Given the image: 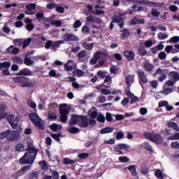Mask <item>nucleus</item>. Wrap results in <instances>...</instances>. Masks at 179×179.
<instances>
[{
	"label": "nucleus",
	"instance_id": "aec40b11",
	"mask_svg": "<svg viewBox=\"0 0 179 179\" xmlns=\"http://www.w3.org/2000/svg\"><path fill=\"white\" fill-rule=\"evenodd\" d=\"M144 148L150 153H153V147L150 145V142L145 141L143 143Z\"/></svg>",
	"mask_w": 179,
	"mask_h": 179
},
{
	"label": "nucleus",
	"instance_id": "3c124183",
	"mask_svg": "<svg viewBox=\"0 0 179 179\" xmlns=\"http://www.w3.org/2000/svg\"><path fill=\"white\" fill-rule=\"evenodd\" d=\"M151 15L155 17H158L160 15V12L156 8H152L151 11Z\"/></svg>",
	"mask_w": 179,
	"mask_h": 179
},
{
	"label": "nucleus",
	"instance_id": "e2e57ef3",
	"mask_svg": "<svg viewBox=\"0 0 179 179\" xmlns=\"http://www.w3.org/2000/svg\"><path fill=\"white\" fill-rule=\"evenodd\" d=\"M89 31H90V29L89 28V27L85 25L82 27V32L83 33V34H87Z\"/></svg>",
	"mask_w": 179,
	"mask_h": 179
},
{
	"label": "nucleus",
	"instance_id": "ea45409f",
	"mask_svg": "<svg viewBox=\"0 0 179 179\" xmlns=\"http://www.w3.org/2000/svg\"><path fill=\"white\" fill-rule=\"evenodd\" d=\"M117 148L121 149L122 150H127V149H129V145L125 143H119L117 145Z\"/></svg>",
	"mask_w": 179,
	"mask_h": 179
},
{
	"label": "nucleus",
	"instance_id": "de8ad7c7",
	"mask_svg": "<svg viewBox=\"0 0 179 179\" xmlns=\"http://www.w3.org/2000/svg\"><path fill=\"white\" fill-rule=\"evenodd\" d=\"M49 76H50L51 78H58V76H59V74H57L55 70L52 69L49 71Z\"/></svg>",
	"mask_w": 179,
	"mask_h": 179
},
{
	"label": "nucleus",
	"instance_id": "4c0bfd02",
	"mask_svg": "<svg viewBox=\"0 0 179 179\" xmlns=\"http://www.w3.org/2000/svg\"><path fill=\"white\" fill-rule=\"evenodd\" d=\"M83 47L85 50H91L92 48H94V43H85L83 44Z\"/></svg>",
	"mask_w": 179,
	"mask_h": 179
},
{
	"label": "nucleus",
	"instance_id": "bb28decb",
	"mask_svg": "<svg viewBox=\"0 0 179 179\" xmlns=\"http://www.w3.org/2000/svg\"><path fill=\"white\" fill-rule=\"evenodd\" d=\"M3 68L9 69V68H10V62H0V71H1Z\"/></svg>",
	"mask_w": 179,
	"mask_h": 179
},
{
	"label": "nucleus",
	"instance_id": "864d4df0",
	"mask_svg": "<svg viewBox=\"0 0 179 179\" xmlns=\"http://www.w3.org/2000/svg\"><path fill=\"white\" fill-rule=\"evenodd\" d=\"M39 164L42 166L43 170L48 169V166H47V162H45V160L41 161Z\"/></svg>",
	"mask_w": 179,
	"mask_h": 179
},
{
	"label": "nucleus",
	"instance_id": "052dcab7",
	"mask_svg": "<svg viewBox=\"0 0 179 179\" xmlns=\"http://www.w3.org/2000/svg\"><path fill=\"white\" fill-rule=\"evenodd\" d=\"M82 26V22L79 20H76L73 24V28L74 29H79Z\"/></svg>",
	"mask_w": 179,
	"mask_h": 179
},
{
	"label": "nucleus",
	"instance_id": "dca6fc26",
	"mask_svg": "<svg viewBox=\"0 0 179 179\" xmlns=\"http://www.w3.org/2000/svg\"><path fill=\"white\" fill-rule=\"evenodd\" d=\"M138 5H141L143 3V5H146V6H150L151 8H157L158 5L157 3L152 1H145V0H141L137 1Z\"/></svg>",
	"mask_w": 179,
	"mask_h": 179
},
{
	"label": "nucleus",
	"instance_id": "5fc2aeb1",
	"mask_svg": "<svg viewBox=\"0 0 179 179\" xmlns=\"http://www.w3.org/2000/svg\"><path fill=\"white\" fill-rule=\"evenodd\" d=\"M119 161L120 162V163H128V162H129V158L126 156L120 157Z\"/></svg>",
	"mask_w": 179,
	"mask_h": 179
},
{
	"label": "nucleus",
	"instance_id": "13d9d810",
	"mask_svg": "<svg viewBox=\"0 0 179 179\" xmlns=\"http://www.w3.org/2000/svg\"><path fill=\"white\" fill-rule=\"evenodd\" d=\"M158 58L162 60L166 59V58H167V55L165 52H160L158 55Z\"/></svg>",
	"mask_w": 179,
	"mask_h": 179
},
{
	"label": "nucleus",
	"instance_id": "0eeeda50",
	"mask_svg": "<svg viewBox=\"0 0 179 179\" xmlns=\"http://www.w3.org/2000/svg\"><path fill=\"white\" fill-rule=\"evenodd\" d=\"M138 76L139 85H141L143 89H145L144 85L148 82V77H146V73L141 69L138 70Z\"/></svg>",
	"mask_w": 179,
	"mask_h": 179
},
{
	"label": "nucleus",
	"instance_id": "393cba45",
	"mask_svg": "<svg viewBox=\"0 0 179 179\" xmlns=\"http://www.w3.org/2000/svg\"><path fill=\"white\" fill-rule=\"evenodd\" d=\"M167 126L169 128H172V129H174V131H177V132H179V127L177 123L174 122H171L167 124Z\"/></svg>",
	"mask_w": 179,
	"mask_h": 179
},
{
	"label": "nucleus",
	"instance_id": "a19ab883",
	"mask_svg": "<svg viewBox=\"0 0 179 179\" xmlns=\"http://www.w3.org/2000/svg\"><path fill=\"white\" fill-rule=\"evenodd\" d=\"M96 19H97V17L92 16V15H90L86 17V20H87V23H94L96 22Z\"/></svg>",
	"mask_w": 179,
	"mask_h": 179
},
{
	"label": "nucleus",
	"instance_id": "bf43d9fd",
	"mask_svg": "<svg viewBox=\"0 0 179 179\" xmlns=\"http://www.w3.org/2000/svg\"><path fill=\"white\" fill-rule=\"evenodd\" d=\"M56 12H57V13H64V12H65V8L61 6H56Z\"/></svg>",
	"mask_w": 179,
	"mask_h": 179
},
{
	"label": "nucleus",
	"instance_id": "39448f33",
	"mask_svg": "<svg viewBox=\"0 0 179 179\" xmlns=\"http://www.w3.org/2000/svg\"><path fill=\"white\" fill-rule=\"evenodd\" d=\"M61 44H64L63 40L56 41L49 40L45 43V48L46 50H50V48H51V50H54L56 48H59L61 47Z\"/></svg>",
	"mask_w": 179,
	"mask_h": 179
},
{
	"label": "nucleus",
	"instance_id": "2eb2a0df",
	"mask_svg": "<svg viewBox=\"0 0 179 179\" xmlns=\"http://www.w3.org/2000/svg\"><path fill=\"white\" fill-rule=\"evenodd\" d=\"M138 54L141 55V57H145L146 54H148V50L145 48V45L143 43H140L139 46L138 48Z\"/></svg>",
	"mask_w": 179,
	"mask_h": 179
},
{
	"label": "nucleus",
	"instance_id": "c9c22d12",
	"mask_svg": "<svg viewBox=\"0 0 179 179\" xmlns=\"http://www.w3.org/2000/svg\"><path fill=\"white\" fill-rule=\"evenodd\" d=\"M16 152H24V145L20 143L15 145Z\"/></svg>",
	"mask_w": 179,
	"mask_h": 179
},
{
	"label": "nucleus",
	"instance_id": "b1692460",
	"mask_svg": "<svg viewBox=\"0 0 179 179\" xmlns=\"http://www.w3.org/2000/svg\"><path fill=\"white\" fill-rule=\"evenodd\" d=\"M169 76L173 78L174 82H178L179 80V73L177 71H171L169 74Z\"/></svg>",
	"mask_w": 179,
	"mask_h": 179
},
{
	"label": "nucleus",
	"instance_id": "4be33fe9",
	"mask_svg": "<svg viewBox=\"0 0 179 179\" xmlns=\"http://www.w3.org/2000/svg\"><path fill=\"white\" fill-rule=\"evenodd\" d=\"M95 55L97 56L98 59H106L108 57V54L103 52H95Z\"/></svg>",
	"mask_w": 179,
	"mask_h": 179
},
{
	"label": "nucleus",
	"instance_id": "09e8293b",
	"mask_svg": "<svg viewBox=\"0 0 179 179\" xmlns=\"http://www.w3.org/2000/svg\"><path fill=\"white\" fill-rule=\"evenodd\" d=\"M29 179H38V172H36V171L32 172L29 175Z\"/></svg>",
	"mask_w": 179,
	"mask_h": 179
},
{
	"label": "nucleus",
	"instance_id": "a18cd8bd",
	"mask_svg": "<svg viewBox=\"0 0 179 179\" xmlns=\"http://www.w3.org/2000/svg\"><path fill=\"white\" fill-rule=\"evenodd\" d=\"M48 118L51 121H55V120H57V118H58V116L57 115L56 113H51L48 114Z\"/></svg>",
	"mask_w": 179,
	"mask_h": 179
},
{
	"label": "nucleus",
	"instance_id": "49530a36",
	"mask_svg": "<svg viewBox=\"0 0 179 179\" xmlns=\"http://www.w3.org/2000/svg\"><path fill=\"white\" fill-rule=\"evenodd\" d=\"M97 61H99V58L94 53V57L90 59V64H91V65H96V64H97Z\"/></svg>",
	"mask_w": 179,
	"mask_h": 179
},
{
	"label": "nucleus",
	"instance_id": "7ed1b4c3",
	"mask_svg": "<svg viewBox=\"0 0 179 179\" xmlns=\"http://www.w3.org/2000/svg\"><path fill=\"white\" fill-rule=\"evenodd\" d=\"M15 83H19L21 87H34V84L30 83V78L26 76H17L13 78Z\"/></svg>",
	"mask_w": 179,
	"mask_h": 179
},
{
	"label": "nucleus",
	"instance_id": "603ef678",
	"mask_svg": "<svg viewBox=\"0 0 179 179\" xmlns=\"http://www.w3.org/2000/svg\"><path fill=\"white\" fill-rule=\"evenodd\" d=\"M155 174L157 178L163 179V172H162V170L157 169Z\"/></svg>",
	"mask_w": 179,
	"mask_h": 179
},
{
	"label": "nucleus",
	"instance_id": "2f4dec72",
	"mask_svg": "<svg viewBox=\"0 0 179 179\" xmlns=\"http://www.w3.org/2000/svg\"><path fill=\"white\" fill-rule=\"evenodd\" d=\"M107 73H108L106 71H98L96 75L101 79H105V78L107 76Z\"/></svg>",
	"mask_w": 179,
	"mask_h": 179
},
{
	"label": "nucleus",
	"instance_id": "7c9ffc66",
	"mask_svg": "<svg viewBox=\"0 0 179 179\" xmlns=\"http://www.w3.org/2000/svg\"><path fill=\"white\" fill-rule=\"evenodd\" d=\"M76 160L71 159L68 157H66L62 160V164H66V165L73 164V163H76Z\"/></svg>",
	"mask_w": 179,
	"mask_h": 179
},
{
	"label": "nucleus",
	"instance_id": "58836bf2",
	"mask_svg": "<svg viewBox=\"0 0 179 179\" xmlns=\"http://www.w3.org/2000/svg\"><path fill=\"white\" fill-rule=\"evenodd\" d=\"M34 124L35 127H37L39 129H44V124L41 123V121L39 120H36L35 122H34Z\"/></svg>",
	"mask_w": 179,
	"mask_h": 179
},
{
	"label": "nucleus",
	"instance_id": "f03ea898",
	"mask_svg": "<svg viewBox=\"0 0 179 179\" xmlns=\"http://www.w3.org/2000/svg\"><path fill=\"white\" fill-rule=\"evenodd\" d=\"M143 136L148 141H150L157 145H162L163 143V136L157 133L145 132Z\"/></svg>",
	"mask_w": 179,
	"mask_h": 179
},
{
	"label": "nucleus",
	"instance_id": "5701e85b",
	"mask_svg": "<svg viewBox=\"0 0 179 179\" xmlns=\"http://www.w3.org/2000/svg\"><path fill=\"white\" fill-rule=\"evenodd\" d=\"M124 20L122 15H115L112 18V23H121Z\"/></svg>",
	"mask_w": 179,
	"mask_h": 179
},
{
	"label": "nucleus",
	"instance_id": "f257e3e1",
	"mask_svg": "<svg viewBox=\"0 0 179 179\" xmlns=\"http://www.w3.org/2000/svg\"><path fill=\"white\" fill-rule=\"evenodd\" d=\"M25 153L24 155L20 159V164H30L27 166H23L20 171L22 173H26V171H29L30 169H31V164L34 163V160L37 157V153H38V150L36 148L29 145L27 148L25 150Z\"/></svg>",
	"mask_w": 179,
	"mask_h": 179
},
{
	"label": "nucleus",
	"instance_id": "423d86ee",
	"mask_svg": "<svg viewBox=\"0 0 179 179\" xmlns=\"http://www.w3.org/2000/svg\"><path fill=\"white\" fill-rule=\"evenodd\" d=\"M159 75L158 78L159 82H164L167 79V75H169V69H158L156 72L153 74V76H157Z\"/></svg>",
	"mask_w": 179,
	"mask_h": 179
},
{
	"label": "nucleus",
	"instance_id": "412c9836",
	"mask_svg": "<svg viewBox=\"0 0 179 179\" xmlns=\"http://www.w3.org/2000/svg\"><path fill=\"white\" fill-rule=\"evenodd\" d=\"M29 120H31V122H33V124H34L35 122H36L38 120L40 119V117H38V114H37L36 113L29 114Z\"/></svg>",
	"mask_w": 179,
	"mask_h": 179
},
{
	"label": "nucleus",
	"instance_id": "c85d7f7f",
	"mask_svg": "<svg viewBox=\"0 0 179 179\" xmlns=\"http://www.w3.org/2000/svg\"><path fill=\"white\" fill-rule=\"evenodd\" d=\"M50 136L55 139V141H57V142H60L61 141V138H62V134L59 133V134H52Z\"/></svg>",
	"mask_w": 179,
	"mask_h": 179
},
{
	"label": "nucleus",
	"instance_id": "cd10ccee",
	"mask_svg": "<svg viewBox=\"0 0 179 179\" xmlns=\"http://www.w3.org/2000/svg\"><path fill=\"white\" fill-rule=\"evenodd\" d=\"M31 43V38H28L27 39L22 38V48L24 49L27 47H29Z\"/></svg>",
	"mask_w": 179,
	"mask_h": 179
},
{
	"label": "nucleus",
	"instance_id": "ddd939ff",
	"mask_svg": "<svg viewBox=\"0 0 179 179\" xmlns=\"http://www.w3.org/2000/svg\"><path fill=\"white\" fill-rule=\"evenodd\" d=\"M124 56L128 61H134L135 59V52L133 50H125L124 52Z\"/></svg>",
	"mask_w": 179,
	"mask_h": 179
},
{
	"label": "nucleus",
	"instance_id": "6ab92c4d",
	"mask_svg": "<svg viewBox=\"0 0 179 179\" xmlns=\"http://www.w3.org/2000/svg\"><path fill=\"white\" fill-rule=\"evenodd\" d=\"M113 131H114V128L107 127L101 129L100 130V134H101L102 135H104V134H111V132H113Z\"/></svg>",
	"mask_w": 179,
	"mask_h": 179
},
{
	"label": "nucleus",
	"instance_id": "774afa93",
	"mask_svg": "<svg viewBox=\"0 0 179 179\" xmlns=\"http://www.w3.org/2000/svg\"><path fill=\"white\" fill-rule=\"evenodd\" d=\"M170 43H178L179 41V36H173L169 40Z\"/></svg>",
	"mask_w": 179,
	"mask_h": 179
},
{
	"label": "nucleus",
	"instance_id": "79ce46f5",
	"mask_svg": "<svg viewBox=\"0 0 179 179\" xmlns=\"http://www.w3.org/2000/svg\"><path fill=\"white\" fill-rule=\"evenodd\" d=\"M78 159H81L82 160H83L85 159H87V157H89V153L81 152V153L78 154Z\"/></svg>",
	"mask_w": 179,
	"mask_h": 179
},
{
	"label": "nucleus",
	"instance_id": "a211bd4d",
	"mask_svg": "<svg viewBox=\"0 0 179 179\" xmlns=\"http://www.w3.org/2000/svg\"><path fill=\"white\" fill-rule=\"evenodd\" d=\"M127 169L130 171L133 177H136V176H138V172H136V165H130L127 167L126 169Z\"/></svg>",
	"mask_w": 179,
	"mask_h": 179
},
{
	"label": "nucleus",
	"instance_id": "9b49d317",
	"mask_svg": "<svg viewBox=\"0 0 179 179\" xmlns=\"http://www.w3.org/2000/svg\"><path fill=\"white\" fill-rule=\"evenodd\" d=\"M80 115L73 114L69 122V127H73V125H78Z\"/></svg>",
	"mask_w": 179,
	"mask_h": 179
},
{
	"label": "nucleus",
	"instance_id": "a878e982",
	"mask_svg": "<svg viewBox=\"0 0 179 179\" xmlns=\"http://www.w3.org/2000/svg\"><path fill=\"white\" fill-rule=\"evenodd\" d=\"M135 78V76L134 75H129L126 78V84L127 86H131V83H134V79Z\"/></svg>",
	"mask_w": 179,
	"mask_h": 179
},
{
	"label": "nucleus",
	"instance_id": "8fccbe9b",
	"mask_svg": "<svg viewBox=\"0 0 179 179\" xmlns=\"http://www.w3.org/2000/svg\"><path fill=\"white\" fill-rule=\"evenodd\" d=\"M169 101H161L158 103V108H162V107H167Z\"/></svg>",
	"mask_w": 179,
	"mask_h": 179
},
{
	"label": "nucleus",
	"instance_id": "f8f14e48",
	"mask_svg": "<svg viewBox=\"0 0 179 179\" xmlns=\"http://www.w3.org/2000/svg\"><path fill=\"white\" fill-rule=\"evenodd\" d=\"M16 75L17 76H31V75H33V72L27 68H24L17 73Z\"/></svg>",
	"mask_w": 179,
	"mask_h": 179
},
{
	"label": "nucleus",
	"instance_id": "1a4fd4ad",
	"mask_svg": "<svg viewBox=\"0 0 179 179\" xmlns=\"http://www.w3.org/2000/svg\"><path fill=\"white\" fill-rule=\"evenodd\" d=\"M8 141L10 142H14L15 141H17L19 139V136H20V131L19 130L11 131L8 129Z\"/></svg>",
	"mask_w": 179,
	"mask_h": 179
},
{
	"label": "nucleus",
	"instance_id": "72a5a7b5",
	"mask_svg": "<svg viewBox=\"0 0 179 179\" xmlns=\"http://www.w3.org/2000/svg\"><path fill=\"white\" fill-rule=\"evenodd\" d=\"M13 43L16 45L17 47H20L21 45H23V38H17L14 39L13 41Z\"/></svg>",
	"mask_w": 179,
	"mask_h": 179
},
{
	"label": "nucleus",
	"instance_id": "680f3d73",
	"mask_svg": "<svg viewBox=\"0 0 179 179\" xmlns=\"http://www.w3.org/2000/svg\"><path fill=\"white\" fill-rule=\"evenodd\" d=\"M78 58H85L86 57V50H81L78 53Z\"/></svg>",
	"mask_w": 179,
	"mask_h": 179
},
{
	"label": "nucleus",
	"instance_id": "338daca9",
	"mask_svg": "<svg viewBox=\"0 0 179 179\" xmlns=\"http://www.w3.org/2000/svg\"><path fill=\"white\" fill-rule=\"evenodd\" d=\"M171 147L173 149H179V143L178 141L172 142L171 143Z\"/></svg>",
	"mask_w": 179,
	"mask_h": 179
},
{
	"label": "nucleus",
	"instance_id": "6e6552de",
	"mask_svg": "<svg viewBox=\"0 0 179 179\" xmlns=\"http://www.w3.org/2000/svg\"><path fill=\"white\" fill-rule=\"evenodd\" d=\"M78 127L80 128H87L89 127V117H87V115H80Z\"/></svg>",
	"mask_w": 179,
	"mask_h": 179
},
{
	"label": "nucleus",
	"instance_id": "4d7b16f0",
	"mask_svg": "<svg viewBox=\"0 0 179 179\" xmlns=\"http://www.w3.org/2000/svg\"><path fill=\"white\" fill-rule=\"evenodd\" d=\"M169 139L170 141H179V133H176L174 135L171 136Z\"/></svg>",
	"mask_w": 179,
	"mask_h": 179
},
{
	"label": "nucleus",
	"instance_id": "e433bc0d",
	"mask_svg": "<svg viewBox=\"0 0 179 179\" xmlns=\"http://www.w3.org/2000/svg\"><path fill=\"white\" fill-rule=\"evenodd\" d=\"M80 131V130L78 127H71L68 129V132H69L70 134H78V132Z\"/></svg>",
	"mask_w": 179,
	"mask_h": 179
},
{
	"label": "nucleus",
	"instance_id": "20e7f679",
	"mask_svg": "<svg viewBox=\"0 0 179 179\" xmlns=\"http://www.w3.org/2000/svg\"><path fill=\"white\" fill-rule=\"evenodd\" d=\"M66 107L67 105L66 103H62L59 105L61 122H66V121H68V114H69V110H68Z\"/></svg>",
	"mask_w": 179,
	"mask_h": 179
},
{
	"label": "nucleus",
	"instance_id": "4468645a",
	"mask_svg": "<svg viewBox=\"0 0 179 179\" xmlns=\"http://www.w3.org/2000/svg\"><path fill=\"white\" fill-rule=\"evenodd\" d=\"M24 22L27 24V30H28V31H32V30L34 29V24H33V20L30 18H25Z\"/></svg>",
	"mask_w": 179,
	"mask_h": 179
},
{
	"label": "nucleus",
	"instance_id": "6e6d98bb",
	"mask_svg": "<svg viewBox=\"0 0 179 179\" xmlns=\"http://www.w3.org/2000/svg\"><path fill=\"white\" fill-rule=\"evenodd\" d=\"M7 121L9 124L15 122V115H8Z\"/></svg>",
	"mask_w": 179,
	"mask_h": 179
},
{
	"label": "nucleus",
	"instance_id": "37998d69",
	"mask_svg": "<svg viewBox=\"0 0 179 179\" xmlns=\"http://www.w3.org/2000/svg\"><path fill=\"white\" fill-rule=\"evenodd\" d=\"M24 64L27 65V66H31V65H33V60L29 57H25L24 59Z\"/></svg>",
	"mask_w": 179,
	"mask_h": 179
},
{
	"label": "nucleus",
	"instance_id": "69168bd1",
	"mask_svg": "<svg viewBox=\"0 0 179 179\" xmlns=\"http://www.w3.org/2000/svg\"><path fill=\"white\" fill-rule=\"evenodd\" d=\"M106 120L108 122H113V115L110 113H106Z\"/></svg>",
	"mask_w": 179,
	"mask_h": 179
},
{
	"label": "nucleus",
	"instance_id": "9d476101",
	"mask_svg": "<svg viewBox=\"0 0 179 179\" xmlns=\"http://www.w3.org/2000/svg\"><path fill=\"white\" fill-rule=\"evenodd\" d=\"M62 38L64 41H79V38L71 33L65 34L63 35Z\"/></svg>",
	"mask_w": 179,
	"mask_h": 179
},
{
	"label": "nucleus",
	"instance_id": "473e14b6",
	"mask_svg": "<svg viewBox=\"0 0 179 179\" xmlns=\"http://www.w3.org/2000/svg\"><path fill=\"white\" fill-rule=\"evenodd\" d=\"M13 61L14 64H19L20 65H22L23 64V59L19 56H15L13 57Z\"/></svg>",
	"mask_w": 179,
	"mask_h": 179
},
{
	"label": "nucleus",
	"instance_id": "f3484780",
	"mask_svg": "<svg viewBox=\"0 0 179 179\" xmlns=\"http://www.w3.org/2000/svg\"><path fill=\"white\" fill-rule=\"evenodd\" d=\"M5 110H6V106L3 103L0 104V120H3V118H6V113H5Z\"/></svg>",
	"mask_w": 179,
	"mask_h": 179
},
{
	"label": "nucleus",
	"instance_id": "f704fd0d",
	"mask_svg": "<svg viewBox=\"0 0 179 179\" xmlns=\"http://www.w3.org/2000/svg\"><path fill=\"white\" fill-rule=\"evenodd\" d=\"M9 131L6 130L5 131H3L0 133V139L3 140L5 138L8 141V135H9Z\"/></svg>",
	"mask_w": 179,
	"mask_h": 179
},
{
	"label": "nucleus",
	"instance_id": "c756f323",
	"mask_svg": "<svg viewBox=\"0 0 179 179\" xmlns=\"http://www.w3.org/2000/svg\"><path fill=\"white\" fill-rule=\"evenodd\" d=\"M144 69H145V71H147V72H152V71H153L154 66L153 64L149 62H146L145 64H144Z\"/></svg>",
	"mask_w": 179,
	"mask_h": 179
},
{
	"label": "nucleus",
	"instance_id": "0e129e2a",
	"mask_svg": "<svg viewBox=\"0 0 179 179\" xmlns=\"http://www.w3.org/2000/svg\"><path fill=\"white\" fill-rule=\"evenodd\" d=\"M122 37H121L122 40H124L125 37H129V31L128 29H124L122 33Z\"/></svg>",
	"mask_w": 179,
	"mask_h": 179
},
{
	"label": "nucleus",
	"instance_id": "c03bdc74",
	"mask_svg": "<svg viewBox=\"0 0 179 179\" xmlns=\"http://www.w3.org/2000/svg\"><path fill=\"white\" fill-rule=\"evenodd\" d=\"M157 37H158L159 40H166V38H167V37H169V35L167 34H163L162 32H159L157 34Z\"/></svg>",
	"mask_w": 179,
	"mask_h": 179
}]
</instances>
